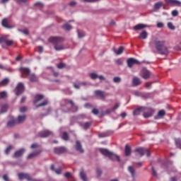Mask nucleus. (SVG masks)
Here are the masks:
<instances>
[{
	"label": "nucleus",
	"instance_id": "obj_1",
	"mask_svg": "<svg viewBox=\"0 0 181 181\" xmlns=\"http://www.w3.org/2000/svg\"><path fill=\"white\" fill-rule=\"evenodd\" d=\"M154 45L160 54L167 55L168 54V49L165 46V42L164 40H160L156 38L154 40Z\"/></svg>",
	"mask_w": 181,
	"mask_h": 181
},
{
	"label": "nucleus",
	"instance_id": "obj_2",
	"mask_svg": "<svg viewBox=\"0 0 181 181\" xmlns=\"http://www.w3.org/2000/svg\"><path fill=\"white\" fill-rule=\"evenodd\" d=\"M49 41L54 45V49L57 51H60L64 49L62 42L64 39L61 37H51L49 38Z\"/></svg>",
	"mask_w": 181,
	"mask_h": 181
},
{
	"label": "nucleus",
	"instance_id": "obj_3",
	"mask_svg": "<svg viewBox=\"0 0 181 181\" xmlns=\"http://www.w3.org/2000/svg\"><path fill=\"white\" fill-rule=\"evenodd\" d=\"M100 153L103 155L104 156L107 157L111 160H117L118 162H120V158L119 156L113 153L112 152H110L106 148H100L99 149Z\"/></svg>",
	"mask_w": 181,
	"mask_h": 181
},
{
	"label": "nucleus",
	"instance_id": "obj_4",
	"mask_svg": "<svg viewBox=\"0 0 181 181\" xmlns=\"http://www.w3.org/2000/svg\"><path fill=\"white\" fill-rule=\"evenodd\" d=\"M134 152L140 156V157H143L144 155H146L147 157H150V151L148 149L144 148H138L134 150Z\"/></svg>",
	"mask_w": 181,
	"mask_h": 181
},
{
	"label": "nucleus",
	"instance_id": "obj_5",
	"mask_svg": "<svg viewBox=\"0 0 181 181\" xmlns=\"http://www.w3.org/2000/svg\"><path fill=\"white\" fill-rule=\"evenodd\" d=\"M25 91V85L23 83L20 82L18 83L17 86L16 87L15 92L16 95H21L22 93Z\"/></svg>",
	"mask_w": 181,
	"mask_h": 181
},
{
	"label": "nucleus",
	"instance_id": "obj_6",
	"mask_svg": "<svg viewBox=\"0 0 181 181\" xmlns=\"http://www.w3.org/2000/svg\"><path fill=\"white\" fill-rule=\"evenodd\" d=\"M18 176L20 180H23L25 179L27 181H32V177L28 173H18Z\"/></svg>",
	"mask_w": 181,
	"mask_h": 181
},
{
	"label": "nucleus",
	"instance_id": "obj_7",
	"mask_svg": "<svg viewBox=\"0 0 181 181\" xmlns=\"http://www.w3.org/2000/svg\"><path fill=\"white\" fill-rule=\"evenodd\" d=\"M54 153L57 155L64 154L66 152V148L64 146L56 147L54 149Z\"/></svg>",
	"mask_w": 181,
	"mask_h": 181
},
{
	"label": "nucleus",
	"instance_id": "obj_8",
	"mask_svg": "<svg viewBox=\"0 0 181 181\" xmlns=\"http://www.w3.org/2000/svg\"><path fill=\"white\" fill-rule=\"evenodd\" d=\"M4 42L7 46H11L13 44V40H8V35L0 37V43Z\"/></svg>",
	"mask_w": 181,
	"mask_h": 181
},
{
	"label": "nucleus",
	"instance_id": "obj_9",
	"mask_svg": "<svg viewBox=\"0 0 181 181\" xmlns=\"http://www.w3.org/2000/svg\"><path fill=\"white\" fill-rule=\"evenodd\" d=\"M127 63L128 67H129V69H132V67H133V66H134V64H141V63L138 60H136L134 58L128 59L127 61Z\"/></svg>",
	"mask_w": 181,
	"mask_h": 181
},
{
	"label": "nucleus",
	"instance_id": "obj_10",
	"mask_svg": "<svg viewBox=\"0 0 181 181\" xmlns=\"http://www.w3.org/2000/svg\"><path fill=\"white\" fill-rule=\"evenodd\" d=\"M64 102L68 103V104H70L71 107H72V110H73L74 112H76V111H78V106L74 105V103L72 100L65 99Z\"/></svg>",
	"mask_w": 181,
	"mask_h": 181
},
{
	"label": "nucleus",
	"instance_id": "obj_11",
	"mask_svg": "<svg viewBox=\"0 0 181 181\" xmlns=\"http://www.w3.org/2000/svg\"><path fill=\"white\" fill-rule=\"evenodd\" d=\"M23 154H25V148H21L20 150L16 151L14 153L13 158H21L23 156Z\"/></svg>",
	"mask_w": 181,
	"mask_h": 181
},
{
	"label": "nucleus",
	"instance_id": "obj_12",
	"mask_svg": "<svg viewBox=\"0 0 181 181\" xmlns=\"http://www.w3.org/2000/svg\"><path fill=\"white\" fill-rule=\"evenodd\" d=\"M151 72L146 69H143L141 71V77L145 80H147L150 78Z\"/></svg>",
	"mask_w": 181,
	"mask_h": 181
},
{
	"label": "nucleus",
	"instance_id": "obj_13",
	"mask_svg": "<svg viewBox=\"0 0 181 181\" xmlns=\"http://www.w3.org/2000/svg\"><path fill=\"white\" fill-rule=\"evenodd\" d=\"M30 83H38L39 78L35 74H30L28 76Z\"/></svg>",
	"mask_w": 181,
	"mask_h": 181
},
{
	"label": "nucleus",
	"instance_id": "obj_14",
	"mask_svg": "<svg viewBox=\"0 0 181 181\" xmlns=\"http://www.w3.org/2000/svg\"><path fill=\"white\" fill-rule=\"evenodd\" d=\"M52 133L48 130L40 132L38 134V136L40 138H47Z\"/></svg>",
	"mask_w": 181,
	"mask_h": 181
},
{
	"label": "nucleus",
	"instance_id": "obj_15",
	"mask_svg": "<svg viewBox=\"0 0 181 181\" xmlns=\"http://www.w3.org/2000/svg\"><path fill=\"white\" fill-rule=\"evenodd\" d=\"M43 98H45V96L43 95H40V94L35 95L33 100L34 104H37V103H39L40 101H42Z\"/></svg>",
	"mask_w": 181,
	"mask_h": 181
},
{
	"label": "nucleus",
	"instance_id": "obj_16",
	"mask_svg": "<svg viewBox=\"0 0 181 181\" xmlns=\"http://www.w3.org/2000/svg\"><path fill=\"white\" fill-rule=\"evenodd\" d=\"M75 148H76V150L78 152H79L80 153H83L84 151L82 148V146H81V144L79 141H76V146H75Z\"/></svg>",
	"mask_w": 181,
	"mask_h": 181
},
{
	"label": "nucleus",
	"instance_id": "obj_17",
	"mask_svg": "<svg viewBox=\"0 0 181 181\" xmlns=\"http://www.w3.org/2000/svg\"><path fill=\"white\" fill-rule=\"evenodd\" d=\"M20 71L25 76H30V69L29 68L21 67Z\"/></svg>",
	"mask_w": 181,
	"mask_h": 181
},
{
	"label": "nucleus",
	"instance_id": "obj_18",
	"mask_svg": "<svg viewBox=\"0 0 181 181\" xmlns=\"http://www.w3.org/2000/svg\"><path fill=\"white\" fill-rule=\"evenodd\" d=\"M95 95H96V97H100V98H105V92L100 90L95 91Z\"/></svg>",
	"mask_w": 181,
	"mask_h": 181
},
{
	"label": "nucleus",
	"instance_id": "obj_19",
	"mask_svg": "<svg viewBox=\"0 0 181 181\" xmlns=\"http://www.w3.org/2000/svg\"><path fill=\"white\" fill-rule=\"evenodd\" d=\"M131 153H132L131 147L128 144H127L124 149L125 156L127 157L131 155Z\"/></svg>",
	"mask_w": 181,
	"mask_h": 181
},
{
	"label": "nucleus",
	"instance_id": "obj_20",
	"mask_svg": "<svg viewBox=\"0 0 181 181\" xmlns=\"http://www.w3.org/2000/svg\"><path fill=\"white\" fill-rule=\"evenodd\" d=\"M154 112V110L151 108L148 109V112H146L144 114V118H149V117H152L153 114Z\"/></svg>",
	"mask_w": 181,
	"mask_h": 181
},
{
	"label": "nucleus",
	"instance_id": "obj_21",
	"mask_svg": "<svg viewBox=\"0 0 181 181\" xmlns=\"http://www.w3.org/2000/svg\"><path fill=\"white\" fill-rule=\"evenodd\" d=\"M25 119H26V115H18L17 119V123L22 124L25 122Z\"/></svg>",
	"mask_w": 181,
	"mask_h": 181
},
{
	"label": "nucleus",
	"instance_id": "obj_22",
	"mask_svg": "<svg viewBox=\"0 0 181 181\" xmlns=\"http://www.w3.org/2000/svg\"><path fill=\"white\" fill-rule=\"evenodd\" d=\"M1 25L6 28H12V26L9 25V23H8V19L6 18L2 20Z\"/></svg>",
	"mask_w": 181,
	"mask_h": 181
},
{
	"label": "nucleus",
	"instance_id": "obj_23",
	"mask_svg": "<svg viewBox=\"0 0 181 181\" xmlns=\"http://www.w3.org/2000/svg\"><path fill=\"white\" fill-rule=\"evenodd\" d=\"M163 6V3L162 1H159L155 4L153 6V9L155 11L159 10Z\"/></svg>",
	"mask_w": 181,
	"mask_h": 181
},
{
	"label": "nucleus",
	"instance_id": "obj_24",
	"mask_svg": "<svg viewBox=\"0 0 181 181\" xmlns=\"http://www.w3.org/2000/svg\"><path fill=\"white\" fill-rule=\"evenodd\" d=\"M124 49L122 46L119 47L118 49H116L115 47H113V51L117 55L122 54Z\"/></svg>",
	"mask_w": 181,
	"mask_h": 181
},
{
	"label": "nucleus",
	"instance_id": "obj_25",
	"mask_svg": "<svg viewBox=\"0 0 181 181\" xmlns=\"http://www.w3.org/2000/svg\"><path fill=\"white\" fill-rule=\"evenodd\" d=\"M141 83V82L139 78H137V77L133 78V81H132L133 86H140Z\"/></svg>",
	"mask_w": 181,
	"mask_h": 181
},
{
	"label": "nucleus",
	"instance_id": "obj_26",
	"mask_svg": "<svg viewBox=\"0 0 181 181\" xmlns=\"http://www.w3.org/2000/svg\"><path fill=\"white\" fill-rule=\"evenodd\" d=\"M92 122H85L84 124H81V127L83 128L84 130H87L89 129V127L91 126Z\"/></svg>",
	"mask_w": 181,
	"mask_h": 181
},
{
	"label": "nucleus",
	"instance_id": "obj_27",
	"mask_svg": "<svg viewBox=\"0 0 181 181\" xmlns=\"http://www.w3.org/2000/svg\"><path fill=\"white\" fill-rule=\"evenodd\" d=\"M41 153L40 151H35L34 153H32L28 155V159H32L37 156H39V154Z\"/></svg>",
	"mask_w": 181,
	"mask_h": 181
},
{
	"label": "nucleus",
	"instance_id": "obj_28",
	"mask_svg": "<svg viewBox=\"0 0 181 181\" xmlns=\"http://www.w3.org/2000/svg\"><path fill=\"white\" fill-rule=\"evenodd\" d=\"M147 26L144 24H138V25H136L134 27V30H141L143 28H145Z\"/></svg>",
	"mask_w": 181,
	"mask_h": 181
},
{
	"label": "nucleus",
	"instance_id": "obj_29",
	"mask_svg": "<svg viewBox=\"0 0 181 181\" xmlns=\"http://www.w3.org/2000/svg\"><path fill=\"white\" fill-rule=\"evenodd\" d=\"M16 124V122L15 119H11L7 122V127L11 128L13 127Z\"/></svg>",
	"mask_w": 181,
	"mask_h": 181
},
{
	"label": "nucleus",
	"instance_id": "obj_30",
	"mask_svg": "<svg viewBox=\"0 0 181 181\" xmlns=\"http://www.w3.org/2000/svg\"><path fill=\"white\" fill-rule=\"evenodd\" d=\"M8 108H9V106H8V105H3L1 106L0 114H4V112H6V111H8Z\"/></svg>",
	"mask_w": 181,
	"mask_h": 181
},
{
	"label": "nucleus",
	"instance_id": "obj_31",
	"mask_svg": "<svg viewBox=\"0 0 181 181\" xmlns=\"http://www.w3.org/2000/svg\"><path fill=\"white\" fill-rule=\"evenodd\" d=\"M128 170L131 173L132 177H135V173H136L135 169L132 166H129Z\"/></svg>",
	"mask_w": 181,
	"mask_h": 181
},
{
	"label": "nucleus",
	"instance_id": "obj_32",
	"mask_svg": "<svg viewBox=\"0 0 181 181\" xmlns=\"http://www.w3.org/2000/svg\"><path fill=\"white\" fill-rule=\"evenodd\" d=\"M9 83V78H6L0 82V86H7Z\"/></svg>",
	"mask_w": 181,
	"mask_h": 181
},
{
	"label": "nucleus",
	"instance_id": "obj_33",
	"mask_svg": "<svg viewBox=\"0 0 181 181\" xmlns=\"http://www.w3.org/2000/svg\"><path fill=\"white\" fill-rule=\"evenodd\" d=\"M141 110H144L143 107H138L134 111L133 115H139V114H141Z\"/></svg>",
	"mask_w": 181,
	"mask_h": 181
},
{
	"label": "nucleus",
	"instance_id": "obj_34",
	"mask_svg": "<svg viewBox=\"0 0 181 181\" xmlns=\"http://www.w3.org/2000/svg\"><path fill=\"white\" fill-rule=\"evenodd\" d=\"M80 177L83 181H87L86 175L83 170L80 172Z\"/></svg>",
	"mask_w": 181,
	"mask_h": 181
},
{
	"label": "nucleus",
	"instance_id": "obj_35",
	"mask_svg": "<svg viewBox=\"0 0 181 181\" xmlns=\"http://www.w3.org/2000/svg\"><path fill=\"white\" fill-rule=\"evenodd\" d=\"M147 36H148V33L145 30H144L143 32L141 33L139 37L141 39H146Z\"/></svg>",
	"mask_w": 181,
	"mask_h": 181
},
{
	"label": "nucleus",
	"instance_id": "obj_36",
	"mask_svg": "<svg viewBox=\"0 0 181 181\" xmlns=\"http://www.w3.org/2000/svg\"><path fill=\"white\" fill-rule=\"evenodd\" d=\"M47 104H48L47 100H45L42 103H40L36 107H37V108H39L40 107H45L46 105H47Z\"/></svg>",
	"mask_w": 181,
	"mask_h": 181
},
{
	"label": "nucleus",
	"instance_id": "obj_37",
	"mask_svg": "<svg viewBox=\"0 0 181 181\" xmlns=\"http://www.w3.org/2000/svg\"><path fill=\"white\" fill-rule=\"evenodd\" d=\"M167 3L170 4H180L181 3L177 0H165Z\"/></svg>",
	"mask_w": 181,
	"mask_h": 181
},
{
	"label": "nucleus",
	"instance_id": "obj_38",
	"mask_svg": "<svg viewBox=\"0 0 181 181\" xmlns=\"http://www.w3.org/2000/svg\"><path fill=\"white\" fill-rule=\"evenodd\" d=\"M89 76L91 80H96V78H98V76L95 73H90Z\"/></svg>",
	"mask_w": 181,
	"mask_h": 181
},
{
	"label": "nucleus",
	"instance_id": "obj_39",
	"mask_svg": "<svg viewBox=\"0 0 181 181\" xmlns=\"http://www.w3.org/2000/svg\"><path fill=\"white\" fill-rule=\"evenodd\" d=\"M69 134H67V132H64L63 134H62V139L64 141H69Z\"/></svg>",
	"mask_w": 181,
	"mask_h": 181
},
{
	"label": "nucleus",
	"instance_id": "obj_40",
	"mask_svg": "<svg viewBox=\"0 0 181 181\" xmlns=\"http://www.w3.org/2000/svg\"><path fill=\"white\" fill-rule=\"evenodd\" d=\"M13 148V147L12 146H8L5 150L6 155H9V153H11V151H12Z\"/></svg>",
	"mask_w": 181,
	"mask_h": 181
},
{
	"label": "nucleus",
	"instance_id": "obj_41",
	"mask_svg": "<svg viewBox=\"0 0 181 181\" xmlns=\"http://www.w3.org/2000/svg\"><path fill=\"white\" fill-rule=\"evenodd\" d=\"M175 144L178 148L181 149V139H176Z\"/></svg>",
	"mask_w": 181,
	"mask_h": 181
},
{
	"label": "nucleus",
	"instance_id": "obj_42",
	"mask_svg": "<svg viewBox=\"0 0 181 181\" xmlns=\"http://www.w3.org/2000/svg\"><path fill=\"white\" fill-rule=\"evenodd\" d=\"M62 28H64L66 30H70L72 29V27L68 23L64 25Z\"/></svg>",
	"mask_w": 181,
	"mask_h": 181
},
{
	"label": "nucleus",
	"instance_id": "obj_43",
	"mask_svg": "<svg viewBox=\"0 0 181 181\" xmlns=\"http://www.w3.org/2000/svg\"><path fill=\"white\" fill-rule=\"evenodd\" d=\"M81 86H86V82L80 83L79 85H76V83L74 84V87L77 89L80 88Z\"/></svg>",
	"mask_w": 181,
	"mask_h": 181
},
{
	"label": "nucleus",
	"instance_id": "obj_44",
	"mask_svg": "<svg viewBox=\"0 0 181 181\" xmlns=\"http://www.w3.org/2000/svg\"><path fill=\"white\" fill-rule=\"evenodd\" d=\"M18 30L19 32L23 33L24 35H28L29 34V30H28L27 28L24 29V30H21V29H18Z\"/></svg>",
	"mask_w": 181,
	"mask_h": 181
},
{
	"label": "nucleus",
	"instance_id": "obj_45",
	"mask_svg": "<svg viewBox=\"0 0 181 181\" xmlns=\"http://www.w3.org/2000/svg\"><path fill=\"white\" fill-rule=\"evenodd\" d=\"M158 115L159 117H164L165 115V111L164 110H161L158 112Z\"/></svg>",
	"mask_w": 181,
	"mask_h": 181
},
{
	"label": "nucleus",
	"instance_id": "obj_46",
	"mask_svg": "<svg viewBox=\"0 0 181 181\" xmlns=\"http://www.w3.org/2000/svg\"><path fill=\"white\" fill-rule=\"evenodd\" d=\"M113 81H114V83H120V81H121V78H120V77H118V76L115 77V78H113Z\"/></svg>",
	"mask_w": 181,
	"mask_h": 181
},
{
	"label": "nucleus",
	"instance_id": "obj_47",
	"mask_svg": "<svg viewBox=\"0 0 181 181\" xmlns=\"http://www.w3.org/2000/svg\"><path fill=\"white\" fill-rule=\"evenodd\" d=\"M6 92L3 91L0 93V98H6Z\"/></svg>",
	"mask_w": 181,
	"mask_h": 181
},
{
	"label": "nucleus",
	"instance_id": "obj_48",
	"mask_svg": "<svg viewBox=\"0 0 181 181\" xmlns=\"http://www.w3.org/2000/svg\"><path fill=\"white\" fill-rule=\"evenodd\" d=\"M92 114L94 115H98V114H99V110L96 108H93L92 110Z\"/></svg>",
	"mask_w": 181,
	"mask_h": 181
},
{
	"label": "nucleus",
	"instance_id": "obj_49",
	"mask_svg": "<svg viewBox=\"0 0 181 181\" xmlns=\"http://www.w3.org/2000/svg\"><path fill=\"white\" fill-rule=\"evenodd\" d=\"M26 111H28V107H26L25 106L21 107L20 108V112H26Z\"/></svg>",
	"mask_w": 181,
	"mask_h": 181
},
{
	"label": "nucleus",
	"instance_id": "obj_50",
	"mask_svg": "<svg viewBox=\"0 0 181 181\" xmlns=\"http://www.w3.org/2000/svg\"><path fill=\"white\" fill-rule=\"evenodd\" d=\"M64 67H65V64H64L62 62L57 64V68L58 69H64Z\"/></svg>",
	"mask_w": 181,
	"mask_h": 181
},
{
	"label": "nucleus",
	"instance_id": "obj_51",
	"mask_svg": "<svg viewBox=\"0 0 181 181\" xmlns=\"http://www.w3.org/2000/svg\"><path fill=\"white\" fill-rule=\"evenodd\" d=\"M168 26L170 29L171 30H175V26L173 25V24L171 22H169L168 23Z\"/></svg>",
	"mask_w": 181,
	"mask_h": 181
},
{
	"label": "nucleus",
	"instance_id": "obj_52",
	"mask_svg": "<svg viewBox=\"0 0 181 181\" xmlns=\"http://www.w3.org/2000/svg\"><path fill=\"white\" fill-rule=\"evenodd\" d=\"M55 173L57 175H61L62 174V168H59L54 170Z\"/></svg>",
	"mask_w": 181,
	"mask_h": 181
},
{
	"label": "nucleus",
	"instance_id": "obj_53",
	"mask_svg": "<svg viewBox=\"0 0 181 181\" xmlns=\"http://www.w3.org/2000/svg\"><path fill=\"white\" fill-rule=\"evenodd\" d=\"M96 173H97V175H98V177H100V175H102V171H101V170L99 169V168H98V169L96 170Z\"/></svg>",
	"mask_w": 181,
	"mask_h": 181
},
{
	"label": "nucleus",
	"instance_id": "obj_54",
	"mask_svg": "<svg viewBox=\"0 0 181 181\" xmlns=\"http://www.w3.org/2000/svg\"><path fill=\"white\" fill-rule=\"evenodd\" d=\"M3 180L4 181H11V180H9V177H8V175H3Z\"/></svg>",
	"mask_w": 181,
	"mask_h": 181
},
{
	"label": "nucleus",
	"instance_id": "obj_55",
	"mask_svg": "<svg viewBox=\"0 0 181 181\" xmlns=\"http://www.w3.org/2000/svg\"><path fill=\"white\" fill-rule=\"evenodd\" d=\"M152 175L153 177H157V173L153 167H152Z\"/></svg>",
	"mask_w": 181,
	"mask_h": 181
},
{
	"label": "nucleus",
	"instance_id": "obj_56",
	"mask_svg": "<svg viewBox=\"0 0 181 181\" xmlns=\"http://www.w3.org/2000/svg\"><path fill=\"white\" fill-rule=\"evenodd\" d=\"M173 16H177L178 15V11L177 10H174L172 11Z\"/></svg>",
	"mask_w": 181,
	"mask_h": 181
},
{
	"label": "nucleus",
	"instance_id": "obj_57",
	"mask_svg": "<svg viewBox=\"0 0 181 181\" xmlns=\"http://www.w3.org/2000/svg\"><path fill=\"white\" fill-rule=\"evenodd\" d=\"M116 64L121 66L122 64V61L120 59H118L116 60Z\"/></svg>",
	"mask_w": 181,
	"mask_h": 181
},
{
	"label": "nucleus",
	"instance_id": "obj_58",
	"mask_svg": "<svg viewBox=\"0 0 181 181\" xmlns=\"http://www.w3.org/2000/svg\"><path fill=\"white\" fill-rule=\"evenodd\" d=\"M119 107V104L118 103H115V106L113 107L112 110H117L118 107Z\"/></svg>",
	"mask_w": 181,
	"mask_h": 181
},
{
	"label": "nucleus",
	"instance_id": "obj_59",
	"mask_svg": "<svg viewBox=\"0 0 181 181\" xmlns=\"http://www.w3.org/2000/svg\"><path fill=\"white\" fill-rule=\"evenodd\" d=\"M37 147H38L37 144H33L31 145V148H32V149L37 148Z\"/></svg>",
	"mask_w": 181,
	"mask_h": 181
},
{
	"label": "nucleus",
	"instance_id": "obj_60",
	"mask_svg": "<svg viewBox=\"0 0 181 181\" xmlns=\"http://www.w3.org/2000/svg\"><path fill=\"white\" fill-rule=\"evenodd\" d=\"M65 177H66V178L71 177V173H69V172L66 173Z\"/></svg>",
	"mask_w": 181,
	"mask_h": 181
},
{
	"label": "nucleus",
	"instance_id": "obj_61",
	"mask_svg": "<svg viewBox=\"0 0 181 181\" xmlns=\"http://www.w3.org/2000/svg\"><path fill=\"white\" fill-rule=\"evenodd\" d=\"M163 25H164V24L163 23H161V22H159L157 24V27L159 28H163Z\"/></svg>",
	"mask_w": 181,
	"mask_h": 181
},
{
	"label": "nucleus",
	"instance_id": "obj_62",
	"mask_svg": "<svg viewBox=\"0 0 181 181\" xmlns=\"http://www.w3.org/2000/svg\"><path fill=\"white\" fill-rule=\"evenodd\" d=\"M76 5V3L75 1H71L69 3V6H71V7H74Z\"/></svg>",
	"mask_w": 181,
	"mask_h": 181
},
{
	"label": "nucleus",
	"instance_id": "obj_63",
	"mask_svg": "<svg viewBox=\"0 0 181 181\" xmlns=\"http://www.w3.org/2000/svg\"><path fill=\"white\" fill-rule=\"evenodd\" d=\"M146 88H151V83H146Z\"/></svg>",
	"mask_w": 181,
	"mask_h": 181
},
{
	"label": "nucleus",
	"instance_id": "obj_64",
	"mask_svg": "<svg viewBox=\"0 0 181 181\" xmlns=\"http://www.w3.org/2000/svg\"><path fill=\"white\" fill-rule=\"evenodd\" d=\"M78 35L79 37H82L84 36L83 33H81L79 30H78Z\"/></svg>",
	"mask_w": 181,
	"mask_h": 181
}]
</instances>
